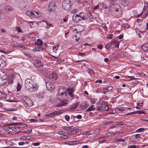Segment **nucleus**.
<instances>
[{"label":"nucleus","mask_w":148,"mask_h":148,"mask_svg":"<svg viewBox=\"0 0 148 148\" xmlns=\"http://www.w3.org/2000/svg\"><path fill=\"white\" fill-rule=\"evenodd\" d=\"M33 145L35 146H38L39 145H40V143H33Z\"/></svg>","instance_id":"50"},{"label":"nucleus","mask_w":148,"mask_h":148,"mask_svg":"<svg viewBox=\"0 0 148 148\" xmlns=\"http://www.w3.org/2000/svg\"><path fill=\"white\" fill-rule=\"evenodd\" d=\"M65 118L66 120L67 121H69L70 119V116L68 115H66L65 116Z\"/></svg>","instance_id":"41"},{"label":"nucleus","mask_w":148,"mask_h":148,"mask_svg":"<svg viewBox=\"0 0 148 148\" xmlns=\"http://www.w3.org/2000/svg\"><path fill=\"white\" fill-rule=\"evenodd\" d=\"M20 128H23L27 127L28 126L26 124H23L22 123H20Z\"/></svg>","instance_id":"28"},{"label":"nucleus","mask_w":148,"mask_h":148,"mask_svg":"<svg viewBox=\"0 0 148 148\" xmlns=\"http://www.w3.org/2000/svg\"><path fill=\"white\" fill-rule=\"evenodd\" d=\"M95 108L94 105H91L86 110L87 111H93L95 110Z\"/></svg>","instance_id":"20"},{"label":"nucleus","mask_w":148,"mask_h":148,"mask_svg":"<svg viewBox=\"0 0 148 148\" xmlns=\"http://www.w3.org/2000/svg\"><path fill=\"white\" fill-rule=\"evenodd\" d=\"M88 73L91 75H93L94 74V72L92 69H89Z\"/></svg>","instance_id":"39"},{"label":"nucleus","mask_w":148,"mask_h":148,"mask_svg":"<svg viewBox=\"0 0 148 148\" xmlns=\"http://www.w3.org/2000/svg\"><path fill=\"white\" fill-rule=\"evenodd\" d=\"M136 148V146L135 145H131L130 146H128V148Z\"/></svg>","instance_id":"52"},{"label":"nucleus","mask_w":148,"mask_h":148,"mask_svg":"<svg viewBox=\"0 0 148 148\" xmlns=\"http://www.w3.org/2000/svg\"><path fill=\"white\" fill-rule=\"evenodd\" d=\"M6 97L5 94L0 92V98H5Z\"/></svg>","instance_id":"29"},{"label":"nucleus","mask_w":148,"mask_h":148,"mask_svg":"<svg viewBox=\"0 0 148 148\" xmlns=\"http://www.w3.org/2000/svg\"><path fill=\"white\" fill-rule=\"evenodd\" d=\"M77 33L81 32H82L84 28L82 26L79 25L77 26Z\"/></svg>","instance_id":"14"},{"label":"nucleus","mask_w":148,"mask_h":148,"mask_svg":"<svg viewBox=\"0 0 148 148\" xmlns=\"http://www.w3.org/2000/svg\"><path fill=\"white\" fill-rule=\"evenodd\" d=\"M25 102L29 107H30L33 105V103L29 98H27L25 101Z\"/></svg>","instance_id":"5"},{"label":"nucleus","mask_w":148,"mask_h":148,"mask_svg":"<svg viewBox=\"0 0 148 148\" xmlns=\"http://www.w3.org/2000/svg\"><path fill=\"white\" fill-rule=\"evenodd\" d=\"M124 27L126 29H127L130 28L129 25L127 24H125L124 25Z\"/></svg>","instance_id":"42"},{"label":"nucleus","mask_w":148,"mask_h":148,"mask_svg":"<svg viewBox=\"0 0 148 148\" xmlns=\"http://www.w3.org/2000/svg\"><path fill=\"white\" fill-rule=\"evenodd\" d=\"M77 118L78 119H82V116L80 115H78L77 116Z\"/></svg>","instance_id":"60"},{"label":"nucleus","mask_w":148,"mask_h":148,"mask_svg":"<svg viewBox=\"0 0 148 148\" xmlns=\"http://www.w3.org/2000/svg\"><path fill=\"white\" fill-rule=\"evenodd\" d=\"M129 78V80H131V79H135V77H134L132 76H129L127 77Z\"/></svg>","instance_id":"53"},{"label":"nucleus","mask_w":148,"mask_h":148,"mask_svg":"<svg viewBox=\"0 0 148 148\" xmlns=\"http://www.w3.org/2000/svg\"><path fill=\"white\" fill-rule=\"evenodd\" d=\"M46 85L47 89L48 90L51 91L54 88V86L51 82H46Z\"/></svg>","instance_id":"4"},{"label":"nucleus","mask_w":148,"mask_h":148,"mask_svg":"<svg viewBox=\"0 0 148 148\" xmlns=\"http://www.w3.org/2000/svg\"><path fill=\"white\" fill-rule=\"evenodd\" d=\"M34 65L36 67H38L41 66V63H34Z\"/></svg>","instance_id":"34"},{"label":"nucleus","mask_w":148,"mask_h":148,"mask_svg":"<svg viewBox=\"0 0 148 148\" xmlns=\"http://www.w3.org/2000/svg\"><path fill=\"white\" fill-rule=\"evenodd\" d=\"M124 110L123 108L121 107H118L116 108L115 111L116 112L119 113Z\"/></svg>","instance_id":"15"},{"label":"nucleus","mask_w":148,"mask_h":148,"mask_svg":"<svg viewBox=\"0 0 148 148\" xmlns=\"http://www.w3.org/2000/svg\"><path fill=\"white\" fill-rule=\"evenodd\" d=\"M100 109L101 110H104L106 111L108 110V108L107 107V106H101L100 108Z\"/></svg>","instance_id":"26"},{"label":"nucleus","mask_w":148,"mask_h":148,"mask_svg":"<svg viewBox=\"0 0 148 148\" xmlns=\"http://www.w3.org/2000/svg\"><path fill=\"white\" fill-rule=\"evenodd\" d=\"M5 11L8 12L11 11H13L14 10L13 8L10 6H8L6 7L5 8Z\"/></svg>","instance_id":"21"},{"label":"nucleus","mask_w":148,"mask_h":148,"mask_svg":"<svg viewBox=\"0 0 148 148\" xmlns=\"http://www.w3.org/2000/svg\"><path fill=\"white\" fill-rule=\"evenodd\" d=\"M40 47H36L34 48V49H33V50L34 51H40Z\"/></svg>","instance_id":"35"},{"label":"nucleus","mask_w":148,"mask_h":148,"mask_svg":"<svg viewBox=\"0 0 148 148\" xmlns=\"http://www.w3.org/2000/svg\"><path fill=\"white\" fill-rule=\"evenodd\" d=\"M103 46L101 45H99L98 47V48L99 49H101L102 48Z\"/></svg>","instance_id":"64"},{"label":"nucleus","mask_w":148,"mask_h":148,"mask_svg":"<svg viewBox=\"0 0 148 148\" xmlns=\"http://www.w3.org/2000/svg\"><path fill=\"white\" fill-rule=\"evenodd\" d=\"M136 33L138 35V36L140 35V30H139L138 29H136Z\"/></svg>","instance_id":"47"},{"label":"nucleus","mask_w":148,"mask_h":148,"mask_svg":"<svg viewBox=\"0 0 148 148\" xmlns=\"http://www.w3.org/2000/svg\"><path fill=\"white\" fill-rule=\"evenodd\" d=\"M116 143H118L120 142H124L125 140L124 139H118L116 140Z\"/></svg>","instance_id":"45"},{"label":"nucleus","mask_w":148,"mask_h":148,"mask_svg":"<svg viewBox=\"0 0 148 148\" xmlns=\"http://www.w3.org/2000/svg\"><path fill=\"white\" fill-rule=\"evenodd\" d=\"M140 134H136L135 135V137L136 139H138L140 138Z\"/></svg>","instance_id":"49"},{"label":"nucleus","mask_w":148,"mask_h":148,"mask_svg":"<svg viewBox=\"0 0 148 148\" xmlns=\"http://www.w3.org/2000/svg\"><path fill=\"white\" fill-rule=\"evenodd\" d=\"M20 123H13L8 125H14V127L16 128H20Z\"/></svg>","instance_id":"13"},{"label":"nucleus","mask_w":148,"mask_h":148,"mask_svg":"<svg viewBox=\"0 0 148 148\" xmlns=\"http://www.w3.org/2000/svg\"><path fill=\"white\" fill-rule=\"evenodd\" d=\"M8 82L10 84H12V79H9L8 80Z\"/></svg>","instance_id":"59"},{"label":"nucleus","mask_w":148,"mask_h":148,"mask_svg":"<svg viewBox=\"0 0 148 148\" xmlns=\"http://www.w3.org/2000/svg\"><path fill=\"white\" fill-rule=\"evenodd\" d=\"M119 42L118 41L116 43L115 45V47L116 48H118L119 47Z\"/></svg>","instance_id":"54"},{"label":"nucleus","mask_w":148,"mask_h":148,"mask_svg":"<svg viewBox=\"0 0 148 148\" xmlns=\"http://www.w3.org/2000/svg\"><path fill=\"white\" fill-rule=\"evenodd\" d=\"M69 2V0H65L62 3V7L65 10H68L70 8V5Z\"/></svg>","instance_id":"2"},{"label":"nucleus","mask_w":148,"mask_h":148,"mask_svg":"<svg viewBox=\"0 0 148 148\" xmlns=\"http://www.w3.org/2000/svg\"><path fill=\"white\" fill-rule=\"evenodd\" d=\"M7 81V80L6 78H3L1 77L0 79V85L3 86L6 83Z\"/></svg>","instance_id":"10"},{"label":"nucleus","mask_w":148,"mask_h":148,"mask_svg":"<svg viewBox=\"0 0 148 148\" xmlns=\"http://www.w3.org/2000/svg\"><path fill=\"white\" fill-rule=\"evenodd\" d=\"M99 6V5H98L96 6H94V9L95 10L98 9Z\"/></svg>","instance_id":"62"},{"label":"nucleus","mask_w":148,"mask_h":148,"mask_svg":"<svg viewBox=\"0 0 148 148\" xmlns=\"http://www.w3.org/2000/svg\"><path fill=\"white\" fill-rule=\"evenodd\" d=\"M42 21L45 22L47 24V25H48L50 27H53V25L52 24H51V23H49L48 22H47V21H43V20Z\"/></svg>","instance_id":"38"},{"label":"nucleus","mask_w":148,"mask_h":148,"mask_svg":"<svg viewBox=\"0 0 148 148\" xmlns=\"http://www.w3.org/2000/svg\"><path fill=\"white\" fill-rule=\"evenodd\" d=\"M43 44L42 41L40 39H38L37 40V41L36 42L35 44L37 45L38 46H41Z\"/></svg>","instance_id":"12"},{"label":"nucleus","mask_w":148,"mask_h":148,"mask_svg":"<svg viewBox=\"0 0 148 148\" xmlns=\"http://www.w3.org/2000/svg\"><path fill=\"white\" fill-rule=\"evenodd\" d=\"M147 9V7L146 6H145L143 10V11H145Z\"/></svg>","instance_id":"63"},{"label":"nucleus","mask_w":148,"mask_h":148,"mask_svg":"<svg viewBox=\"0 0 148 148\" xmlns=\"http://www.w3.org/2000/svg\"><path fill=\"white\" fill-rule=\"evenodd\" d=\"M87 15L88 18H89L91 19L93 18V16L89 11L87 12Z\"/></svg>","instance_id":"36"},{"label":"nucleus","mask_w":148,"mask_h":148,"mask_svg":"<svg viewBox=\"0 0 148 148\" xmlns=\"http://www.w3.org/2000/svg\"><path fill=\"white\" fill-rule=\"evenodd\" d=\"M112 87H109L107 88H104L103 89V91L104 92V94H105L107 92H110L112 90Z\"/></svg>","instance_id":"17"},{"label":"nucleus","mask_w":148,"mask_h":148,"mask_svg":"<svg viewBox=\"0 0 148 148\" xmlns=\"http://www.w3.org/2000/svg\"><path fill=\"white\" fill-rule=\"evenodd\" d=\"M56 5L54 2H51L50 3L48 7V10L50 12L52 11V10H53L55 6Z\"/></svg>","instance_id":"9"},{"label":"nucleus","mask_w":148,"mask_h":148,"mask_svg":"<svg viewBox=\"0 0 148 148\" xmlns=\"http://www.w3.org/2000/svg\"><path fill=\"white\" fill-rule=\"evenodd\" d=\"M61 96H62V100H63V99L64 100L65 99H66V97L67 96V94L65 92H62L61 93Z\"/></svg>","instance_id":"22"},{"label":"nucleus","mask_w":148,"mask_h":148,"mask_svg":"<svg viewBox=\"0 0 148 148\" xmlns=\"http://www.w3.org/2000/svg\"><path fill=\"white\" fill-rule=\"evenodd\" d=\"M68 91L69 95L71 97H73V92H74V90L72 88L69 89L68 90Z\"/></svg>","instance_id":"18"},{"label":"nucleus","mask_w":148,"mask_h":148,"mask_svg":"<svg viewBox=\"0 0 148 148\" xmlns=\"http://www.w3.org/2000/svg\"><path fill=\"white\" fill-rule=\"evenodd\" d=\"M21 88V84L19 83H18V85L17 87V90L18 91H19Z\"/></svg>","instance_id":"30"},{"label":"nucleus","mask_w":148,"mask_h":148,"mask_svg":"<svg viewBox=\"0 0 148 148\" xmlns=\"http://www.w3.org/2000/svg\"><path fill=\"white\" fill-rule=\"evenodd\" d=\"M142 49L144 51H148V44L145 43L141 47Z\"/></svg>","instance_id":"11"},{"label":"nucleus","mask_w":148,"mask_h":148,"mask_svg":"<svg viewBox=\"0 0 148 148\" xmlns=\"http://www.w3.org/2000/svg\"><path fill=\"white\" fill-rule=\"evenodd\" d=\"M111 46L110 44H108L105 46V48L107 49H108Z\"/></svg>","instance_id":"43"},{"label":"nucleus","mask_w":148,"mask_h":148,"mask_svg":"<svg viewBox=\"0 0 148 148\" xmlns=\"http://www.w3.org/2000/svg\"><path fill=\"white\" fill-rule=\"evenodd\" d=\"M31 122H37L38 120L36 119H31L29 121Z\"/></svg>","instance_id":"46"},{"label":"nucleus","mask_w":148,"mask_h":148,"mask_svg":"<svg viewBox=\"0 0 148 148\" xmlns=\"http://www.w3.org/2000/svg\"><path fill=\"white\" fill-rule=\"evenodd\" d=\"M136 113H138V114H145V113L143 112L142 110L140 111H137L136 112Z\"/></svg>","instance_id":"51"},{"label":"nucleus","mask_w":148,"mask_h":148,"mask_svg":"<svg viewBox=\"0 0 148 148\" xmlns=\"http://www.w3.org/2000/svg\"><path fill=\"white\" fill-rule=\"evenodd\" d=\"M67 104V103H65L63 101H62L58 105V106H66Z\"/></svg>","instance_id":"25"},{"label":"nucleus","mask_w":148,"mask_h":148,"mask_svg":"<svg viewBox=\"0 0 148 148\" xmlns=\"http://www.w3.org/2000/svg\"><path fill=\"white\" fill-rule=\"evenodd\" d=\"M25 86L27 90L30 92H33L36 91L38 88V86L36 83L29 79H26L25 80Z\"/></svg>","instance_id":"1"},{"label":"nucleus","mask_w":148,"mask_h":148,"mask_svg":"<svg viewBox=\"0 0 148 148\" xmlns=\"http://www.w3.org/2000/svg\"><path fill=\"white\" fill-rule=\"evenodd\" d=\"M58 47V45H55L54 46H53V50L54 52H56L57 50V48Z\"/></svg>","instance_id":"32"},{"label":"nucleus","mask_w":148,"mask_h":148,"mask_svg":"<svg viewBox=\"0 0 148 148\" xmlns=\"http://www.w3.org/2000/svg\"><path fill=\"white\" fill-rule=\"evenodd\" d=\"M21 45L18 43L12 45V46L14 47H20Z\"/></svg>","instance_id":"31"},{"label":"nucleus","mask_w":148,"mask_h":148,"mask_svg":"<svg viewBox=\"0 0 148 148\" xmlns=\"http://www.w3.org/2000/svg\"><path fill=\"white\" fill-rule=\"evenodd\" d=\"M145 129L144 128H140L138 129L137 130V132H140L143 131Z\"/></svg>","instance_id":"40"},{"label":"nucleus","mask_w":148,"mask_h":148,"mask_svg":"<svg viewBox=\"0 0 148 148\" xmlns=\"http://www.w3.org/2000/svg\"><path fill=\"white\" fill-rule=\"evenodd\" d=\"M128 2L127 0H123L122 2V3L123 5L124 6H126L127 5Z\"/></svg>","instance_id":"24"},{"label":"nucleus","mask_w":148,"mask_h":148,"mask_svg":"<svg viewBox=\"0 0 148 148\" xmlns=\"http://www.w3.org/2000/svg\"><path fill=\"white\" fill-rule=\"evenodd\" d=\"M31 137L29 136H22L20 137V139H21L23 140H30Z\"/></svg>","instance_id":"16"},{"label":"nucleus","mask_w":148,"mask_h":148,"mask_svg":"<svg viewBox=\"0 0 148 148\" xmlns=\"http://www.w3.org/2000/svg\"><path fill=\"white\" fill-rule=\"evenodd\" d=\"M136 113V112H130L128 113L127 114H125V115H130L131 114H135Z\"/></svg>","instance_id":"48"},{"label":"nucleus","mask_w":148,"mask_h":148,"mask_svg":"<svg viewBox=\"0 0 148 148\" xmlns=\"http://www.w3.org/2000/svg\"><path fill=\"white\" fill-rule=\"evenodd\" d=\"M34 12L35 15H34V16L36 17H39L41 16V14L39 12H36L35 11H33Z\"/></svg>","instance_id":"27"},{"label":"nucleus","mask_w":148,"mask_h":148,"mask_svg":"<svg viewBox=\"0 0 148 148\" xmlns=\"http://www.w3.org/2000/svg\"><path fill=\"white\" fill-rule=\"evenodd\" d=\"M62 113L61 111L60 110H58L54 112H53L50 113L45 115V116L51 117L54 116L59 114H60Z\"/></svg>","instance_id":"3"},{"label":"nucleus","mask_w":148,"mask_h":148,"mask_svg":"<svg viewBox=\"0 0 148 148\" xmlns=\"http://www.w3.org/2000/svg\"><path fill=\"white\" fill-rule=\"evenodd\" d=\"M123 35L121 34L119 36V38L120 39H121L123 38Z\"/></svg>","instance_id":"61"},{"label":"nucleus","mask_w":148,"mask_h":148,"mask_svg":"<svg viewBox=\"0 0 148 148\" xmlns=\"http://www.w3.org/2000/svg\"><path fill=\"white\" fill-rule=\"evenodd\" d=\"M58 133L59 134L62 135L63 134L64 132L62 131H60L58 132Z\"/></svg>","instance_id":"58"},{"label":"nucleus","mask_w":148,"mask_h":148,"mask_svg":"<svg viewBox=\"0 0 148 148\" xmlns=\"http://www.w3.org/2000/svg\"><path fill=\"white\" fill-rule=\"evenodd\" d=\"M102 27L103 28V29L106 30L107 31V27H106V25L105 24H102Z\"/></svg>","instance_id":"37"},{"label":"nucleus","mask_w":148,"mask_h":148,"mask_svg":"<svg viewBox=\"0 0 148 148\" xmlns=\"http://www.w3.org/2000/svg\"><path fill=\"white\" fill-rule=\"evenodd\" d=\"M64 130H72V127H66L64 126L63 128Z\"/></svg>","instance_id":"33"},{"label":"nucleus","mask_w":148,"mask_h":148,"mask_svg":"<svg viewBox=\"0 0 148 148\" xmlns=\"http://www.w3.org/2000/svg\"><path fill=\"white\" fill-rule=\"evenodd\" d=\"M79 103L78 102H76L75 103H73L71 106V108H77L78 106Z\"/></svg>","instance_id":"23"},{"label":"nucleus","mask_w":148,"mask_h":148,"mask_svg":"<svg viewBox=\"0 0 148 148\" xmlns=\"http://www.w3.org/2000/svg\"><path fill=\"white\" fill-rule=\"evenodd\" d=\"M18 145H23L25 144V143L23 142H19L18 143Z\"/></svg>","instance_id":"57"},{"label":"nucleus","mask_w":148,"mask_h":148,"mask_svg":"<svg viewBox=\"0 0 148 148\" xmlns=\"http://www.w3.org/2000/svg\"><path fill=\"white\" fill-rule=\"evenodd\" d=\"M25 45H21V46H20V48H23V49H27V47H25Z\"/></svg>","instance_id":"56"},{"label":"nucleus","mask_w":148,"mask_h":148,"mask_svg":"<svg viewBox=\"0 0 148 148\" xmlns=\"http://www.w3.org/2000/svg\"><path fill=\"white\" fill-rule=\"evenodd\" d=\"M125 124V123L124 122L121 121L120 122H118L117 123V125H123Z\"/></svg>","instance_id":"44"},{"label":"nucleus","mask_w":148,"mask_h":148,"mask_svg":"<svg viewBox=\"0 0 148 148\" xmlns=\"http://www.w3.org/2000/svg\"><path fill=\"white\" fill-rule=\"evenodd\" d=\"M49 77L51 79L56 80L58 77V75L55 73H53L49 74Z\"/></svg>","instance_id":"7"},{"label":"nucleus","mask_w":148,"mask_h":148,"mask_svg":"<svg viewBox=\"0 0 148 148\" xmlns=\"http://www.w3.org/2000/svg\"><path fill=\"white\" fill-rule=\"evenodd\" d=\"M26 14L28 16H32L35 15L34 12L33 11H28L26 12Z\"/></svg>","instance_id":"19"},{"label":"nucleus","mask_w":148,"mask_h":148,"mask_svg":"<svg viewBox=\"0 0 148 148\" xmlns=\"http://www.w3.org/2000/svg\"><path fill=\"white\" fill-rule=\"evenodd\" d=\"M113 36V34H111L109 35L108 36V39H110L112 38Z\"/></svg>","instance_id":"55"},{"label":"nucleus","mask_w":148,"mask_h":148,"mask_svg":"<svg viewBox=\"0 0 148 148\" xmlns=\"http://www.w3.org/2000/svg\"><path fill=\"white\" fill-rule=\"evenodd\" d=\"M111 7L113 8L114 11L118 12L120 8L119 5L117 3H114L112 4Z\"/></svg>","instance_id":"8"},{"label":"nucleus","mask_w":148,"mask_h":148,"mask_svg":"<svg viewBox=\"0 0 148 148\" xmlns=\"http://www.w3.org/2000/svg\"><path fill=\"white\" fill-rule=\"evenodd\" d=\"M79 17H81L82 20L87 19V17L86 15H84V13L83 12H81L79 14H76L75 17L77 18Z\"/></svg>","instance_id":"6"}]
</instances>
